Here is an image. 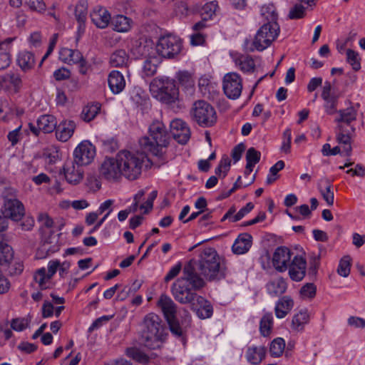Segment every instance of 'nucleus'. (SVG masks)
Listing matches in <instances>:
<instances>
[{"mask_svg":"<svg viewBox=\"0 0 365 365\" xmlns=\"http://www.w3.org/2000/svg\"><path fill=\"white\" fill-rule=\"evenodd\" d=\"M287 284L282 277H277L269 281L266 284L267 293L273 297H279L287 291Z\"/></svg>","mask_w":365,"mask_h":365,"instance_id":"a878e982","label":"nucleus"},{"mask_svg":"<svg viewBox=\"0 0 365 365\" xmlns=\"http://www.w3.org/2000/svg\"><path fill=\"white\" fill-rule=\"evenodd\" d=\"M190 306L191 309L196 312L197 317L200 319L210 318L213 314L212 306L202 296L199 295L195 302H194V304H191Z\"/></svg>","mask_w":365,"mask_h":365,"instance_id":"aec40b11","label":"nucleus"},{"mask_svg":"<svg viewBox=\"0 0 365 365\" xmlns=\"http://www.w3.org/2000/svg\"><path fill=\"white\" fill-rule=\"evenodd\" d=\"M21 128V126L20 125L14 130L9 133L7 138L12 145H16L19 140L21 138V134L20 133Z\"/></svg>","mask_w":365,"mask_h":365,"instance_id":"0e129e2a","label":"nucleus"},{"mask_svg":"<svg viewBox=\"0 0 365 365\" xmlns=\"http://www.w3.org/2000/svg\"><path fill=\"white\" fill-rule=\"evenodd\" d=\"M350 104L348 108L339 110L334 119L337 124L335 128L336 140L339 144L344 145L343 153L346 155H351V140L356 131L353 123L356 120L360 107L359 103Z\"/></svg>","mask_w":365,"mask_h":365,"instance_id":"7ed1b4c3","label":"nucleus"},{"mask_svg":"<svg viewBox=\"0 0 365 365\" xmlns=\"http://www.w3.org/2000/svg\"><path fill=\"white\" fill-rule=\"evenodd\" d=\"M317 287L313 283H307L300 289V296L302 299H312L315 297Z\"/></svg>","mask_w":365,"mask_h":365,"instance_id":"6e6d98bb","label":"nucleus"},{"mask_svg":"<svg viewBox=\"0 0 365 365\" xmlns=\"http://www.w3.org/2000/svg\"><path fill=\"white\" fill-rule=\"evenodd\" d=\"M284 348V340L282 338H277L274 339L270 344V354L274 357H278L282 354Z\"/></svg>","mask_w":365,"mask_h":365,"instance_id":"a18cd8bd","label":"nucleus"},{"mask_svg":"<svg viewBox=\"0 0 365 365\" xmlns=\"http://www.w3.org/2000/svg\"><path fill=\"white\" fill-rule=\"evenodd\" d=\"M53 76L56 81H63L70 78L71 72L68 69L62 67L54 71Z\"/></svg>","mask_w":365,"mask_h":365,"instance_id":"338daca9","label":"nucleus"},{"mask_svg":"<svg viewBox=\"0 0 365 365\" xmlns=\"http://www.w3.org/2000/svg\"><path fill=\"white\" fill-rule=\"evenodd\" d=\"M252 237L248 233H242L235 240L232 250L236 255H243L249 251L252 246Z\"/></svg>","mask_w":365,"mask_h":365,"instance_id":"393cba45","label":"nucleus"},{"mask_svg":"<svg viewBox=\"0 0 365 365\" xmlns=\"http://www.w3.org/2000/svg\"><path fill=\"white\" fill-rule=\"evenodd\" d=\"M320 264V255L312 253L309 259V272L315 274Z\"/></svg>","mask_w":365,"mask_h":365,"instance_id":"052dcab7","label":"nucleus"},{"mask_svg":"<svg viewBox=\"0 0 365 365\" xmlns=\"http://www.w3.org/2000/svg\"><path fill=\"white\" fill-rule=\"evenodd\" d=\"M157 195H158V192L156 190H153L152 191L145 203V204H142L140 206V209H144V213H148L152 209H153V202L155 200V199L157 197Z\"/></svg>","mask_w":365,"mask_h":365,"instance_id":"680f3d73","label":"nucleus"},{"mask_svg":"<svg viewBox=\"0 0 365 365\" xmlns=\"http://www.w3.org/2000/svg\"><path fill=\"white\" fill-rule=\"evenodd\" d=\"M348 324L355 328H364L365 319L358 317H350L348 319Z\"/></svg>","mask_w":365,"mask_h":365,"instance_id":"774afa93","label":"nucleus"},{"mask_svg":"<svg viewBox=\"0 0 365 365\" xmlns=\"http://www.w3.org/2000/svg\"><path fill=\"white\" fill-rule=\"evenodd\" d=\"M182 44L180 38L167 35L161 37L156 45L157 53L163 58H173L182 50Z\"/></svg>","mask_w":365,"mask_h":365,"instance_id":"9d476101","label":"nucleus"},{"mask_svg":"<svg viewBox=\"0 0 365 365\" xmlns=\"http://www.w3.org/2000/svg\"><path fill=\"white\" fill-rule=\"evenodd\" d=\"M59 59L65 63H78L82 61L83 56L78 50L62 48L59 51Z\"/></svg>","mask_w":365,"mask_h":365,"instance_id":"2f4dec72","label":"nucleus"},{"mask_svg":"<svg viewBox=\"0 0 365 365\" xmlns=\"http://www.w3.org/2000/svg\"><path fill=\"white\" fill-rule=\"evenodd\" d=\"M305 14L306 7L299 2L290 9L288 16L290 19H299L304 18Z\"/></svg>","mask_w":365,"mask_h":365,"instance_id":"09e8293b","label":"nucleus"},{"mask_svg":"<svg viewBox=\"0 0 365 365\" xmlns=\"http://www.w3.org/2000/svg\"><path fill=\"white\" fill-rule=\"evenodd\" d=\"M273 325V316L271 313L265 314L261 319L259 323V331L262 336H268Z\"/></svg>","mask_w":365,"mask_h":365,"instance_id":"a19ab883","label":"nucleus"},{"mask_svg":"<svg viewBox=\"0 0 365 365\" xmlns=\"http://www.w3.org/2000/svg\"><path fill=\"white\" fill-rule=\"evenodd\" d=\"M56 119L52 115H43L37 120V125L44 133H50L56 128Z\"/></svg>","mask_w":365,"mask_h":365,"instance_id":"72a5a7b5","label":"nucleus"},{"mask_svg":"<svg viewBox=\"0 0 365 365\" xmlns=\"http://www.w3.org/2000/svg\"><path fill=\"white\" fill-rule=\"evenodd\" d=\"M75 16L80 26L86 20L87 4L85 1H80L77 4L75 9Z\"/></svg>","mask_w":365,"mask_h":365,"instance_id":"de8ad7c7","label":"nucleus"},{"mask_svg":"<svg viewBox=\"0 0 365 365\" xmlns=\"http://www.w3.org/2000/svg\"><path fill=\"white\" fill-rule=\"evenodd\" d=\"M26 4L31 10L37 12H41L46 9V4L43 0H28Z\"/></svg>","mask_w":365,"mask_h":365,"instance_id":"e2e57ef3","label":"nucleus"},{"mask_svg":"<svg viewBox=\"0 0 365 365\" xmlns=\"http://www.w3.org/2000/svg\"><path fill=\"white\" fill-rule=\"evenodd\" d=\"M166 321L173 334L178 337L182 336L183 331L178 321L176 319V317H174L173 319H167Z\"/></svg>","mask_w":365,"mask_h":365,"instance_id":"bf43d9fd","label":"nucleus"},{"mask_svg":"<svg viewBox=\"0 0 365 365\" xmlns=\"http://www.w3.org/2000/svg\"><path fill=\"white\" fill-rule=\"evenodd\" d=\"M150 91L165 103H173L178 98V89L175 81L168 77L155 78L150 83Z\"/></svg>","mask_w":365,"mask_h":365,"instance_id":"6e6552de","label":"nucleus"},{"mask_svg":"<svg viewBox=\"0 0 365 365\" xmlns=\"http://www.w3.org/2000/svg\"><path fill=\"white\" fill-rule=\"evenodd\" d=\"M218 6L216 1L205 4L200 10L201 16L204 19H210L215 14Z\"/></svg>","mask_w":365,"mask_h":365,"instance_id":"8fccbe9b","label":"nucleus"},{"mask_svg":"<svg viewBox=\"0 0 365 365\" xmlns=\"http://www.w3.org/2000/svg\"><path fill=\"white\" fill-rule=\"evenodd\" d=\"M261 158L260 152L257 151L255 148H250L246 153L247 165L249 167H255L259 163Z\"/></svg>","mask_w":365,"mask_h":365,"instance_id":"864d4df0","label":"nucleus"},{"mask_svg":"<svg viewBox=\"0 0 365 365\" xmlns=\"http://www.w3.org/2000/svg\"><path fill=\"white\" fill-rule=\"evenodd\" d=\"M157 305L162 310L166 320L176 317L177 305L168 295L161 294Z\"/></svg>","mask_w":365,"mask_h":365,"instance_id":"5701e85b","label":"nucleus"},{"mask_svg":"<svg viewBox=\"0 0 365 365\" xmlns=\"http://www.w3.org/2000/svg\"><path fill=\"white\" fill-rule=\"evenodd\" d=\"M148 133L149 136H144L139 140L140 150L145 153L161 155L162 148L166 147L170 140L164 124L160 121L153 122L149 126Z\"/></svg>","mask_w":365,"mask_h":365,"instance_id":"39448f33","label":"nucleus"},{"mask_svg":"<svg viewBox=\"0 0 365 365\" xmlns=\"http://www.w3.org/2000/svg\"><path fill=\"white\" fill-rule=\"evenodd\" d=\"M309 322V314L307 311H300L294 314L292 320V328L293 330L300 331Z\"/></svg>","mask_w":365,"mask_h":365,"instance_id":"e433bc0d","label":"nucleus"},{"mask_svg":"<svg viewBox=\"0 0 365 365\" xmlns=\"http://www.w3.org/2000/svg\"><path fill=\"white\" fill-rule=\"evenodd\" d=\"M192 268L194 276H200L206 280L219 281L224 279L227 274L225 262L215 249L204 248L199 255L197 260H190L185 267Z\"/></svg>","mask_w":365,"mask_h":365,"instance_id":"f257e3e1","label":"nucleus"},{"mask_svg":"<svg viewBox=\"0 0 365 365\" xmlns=\"http://www.w3.org/2000/svg\"><path fill=\"white\" fill-rule=\"evenodd\" d=\"M223 90L227 98L233 100L238 98L242 90L240 75L234 72L225 74L223 78Z\"/></svg>","mask_w":365,"mask_h":365,"instance_id":"ddd939ff","label":"nucleus"},{"mask_svg":"<svg viewBox=\"0 0 365 365\" xmlns=\"http://www.w3.org/2000/svg\"><path fill=\"white\" fill-rule=\"evenodd\" d=\"M170 133L173 138L184 145L190 138V130L186 123L181 119H175L170 123Z\"/></svg>","mask_w":365,"mask_h":365,"instance_id":"f3484780","label":"nucleus"},{"mask_svg":"<svg viewBox=\"0 0 365 365\" xmlns=\"http://www.w3.org/2000/svg\"><path fill=\"white\" fill-rule=\"evenodd\" d=\"M324 101V109L325 112L329 115H332L334 113H337V103H338V96H333L331 97L326 98V99H323Z\"/></svg>","mask_w":365,"mask_h":365,"instance_id":"3c124183","label":"nucleus"},{"mask_svg":"<svg viewBox=\"0 0 365 365\" xmlns=\"http://www.w3.org/2000/svg\"><path fill=\"white\" fill-rule=\"evenodd\" d=\"M346 61L351 66L352 68L357 71L361 68V58L358 52L352 50L347 49L346 51Z\"/></svg>","mask_w":365,"mask_h":365,"instance_id":"49530a36","label":"nucleus"},{"mask_svg":"<svg viewBox=\"0 0 365 365\" xmlns=\"http://www.w3.org/2000/svg\"><path fill=\"white\" fill-rule=\"evenodd\" d=\"M92 22L98 28L104 29L110 22V14L104 8H99L91 13Z\"/></svg>","mask_w":365,"mask_h":365,"instance_id":"c756f323","label":"nucleus"},{"mask_svg":"<svg viewBox=\"0 0 365 365\" xmlns=\"http://www.w3.org/2000/svg\"><path fill=\"white\" fill-rule=\"evenodd\" d=\"M294 301L289 296L281 297L276 303L274 307L275 315L279 319L285 317L294 307Z\"/></svg>","mask_w":365,"mask_h":365,"instance_id":"cd10ccee","label":"nucleus"},{"mask_svg":"<svg viewBox=\"0 0 365 365\" xmlns=\"http://www.w3.org/2000/svg\"><path fill=\"white\" fill-rule=\"evenodd\" d=\"M101 110L99 103H92L86 106L81 113V118L83 120L89 122L94 119Z\"/></svg>","mask_w":365,"mask_h":365,"instance_id":"58836bf2","label":"nucleus"},{"mask_svg":"<svg viewBox=\"0 0 365 365\" xmlns=\"http://www.w3.org/2000/svg\"><path fill=\"white\" fill-rule=\"evenodd\" d=\"M126 354L128 357L141 364H147L149 361V356L139 349L135 347L128 348L126 349Z\"/></svg>","mask_w":365,"mask_h":365,"instance_id":"c03bdc74","label":"nucleus"},{"mask_svg":"<svg viewBox=\"0 0 365 365\" xmlns=\"http://www.w3.org/2000/svg\"><path fill=\"white\" fill-rule=\"evenodd\" d=\"M14 258L12 247L4 242H0V265H8Z\"/></svg>","mask_w":365,"mask_h":365,"instance_id":"4c0bfd02","label":"nucleus"},{"mask_svg":"<svg viewBox=\"0 0 365 365\" xmlns=\"http://www.w3.org/2000/svg\"><path fill=\"white\" fill-rule=\"evenodd\" d=\"M157 53L156 48L153 47L152 43H148V41L140 42L138 46L134 49V53L138 57L144 58Z\"/></svg>","mask_w":365,"mask_h":365,"instance_id":"ea45409f","label":"nucleus"},{"mask_svg":"<svg viewBox=\"0 0 365 365\" xmlns=\"http://www.w3.org/2000/svg\"><path fill=\"white\" fill-rule=\"evenodd\" d=\"M177 78L180 84L185 87H192L194 86V80L190 73L186 71H179Z\"/></svg>","mask_w":365,"mask_h":365,"instance_id":"4d7b16f0","label":"nucleus"},{"mask_svg":"<svg viewBox=\"0 0 365 365\" xmlns=\"http://www.w3.org/2000/svg\"><path fill=\"white\" fill-rule=\"evenodd\" d=\"M14 38L0 39V70L7 68L11 63V48Z\"/></svg>","mask_w":365,"mask_h":365,"instance_id":"412c9836","label":"nucleus"},{"mask_svg":"<svg viewBox=\"0 0 365 365\" xmlns=\"http://www.w3.org/2000/svg\"><path fill=\"white\" fill-rule=\"evenodd\" d=\"M1 212L7 219L18 222L25 215V207L19 200L6 198L1 208Z\"/></svg>","mask_w":365,"mask_h":365,"instance_id":"9b49d317","label":"nucleus"},{"mask_svg":"<svg viewBox=\"0 0 365 365\" xmlns=\"http://www.w3.org/2000/svg\"><path fill=\"white\" fill-rule=\"evenodd\" d=\"M292 255L293 252L285 246L276 248L272 256V264L274 269L279 272L287 271L292 262Z\"/></svg>","mask_w":365,"mask_h":365,"instance_id":"dca6fc26","label":"nucleus"},{"mask_svg":"<svg viewBox=\"0 0 365 365\" xmlns=\"http://www.w3.org/2000/svg\"><path fill=\"white\" fill-rule=\"evenodd\" d=\"M76 124L73 120H65L56 127V135L58 140L66 142L73 135Z\"/></svg>","mask_w":365,"mask_h":365,"instance_id":"bb28decb","label":"nucleus"},{"mask_svg":"<svg viewBox=\"0 0 365 365\" xmlns=\"http://www.w3.org/2000/svg\"><path fill=\"white\" fill-rule=\"evenodd\" d=\"M267 349L262 345H252L247 348L245 358L248 363L252 365L259 364L265 358Z\"/></svg>","mask_w":365,"mask_h":365,"instance_id":"4be33fe9","label":"nucleus"},{"mask_svg":"<svg viewBox=\"0 0 365 365\" xmlns=\"http://www.w3.org/2000/svg\"><path fill=\"white\" fill-rule=\"evenodd\" d=\"M140 340L150 349L160 348L166 336V327L160 316L149 313L141 323Z\"/></svg>","mask_w":365,"mask_h":365,"instance_id":"20e7f679","label":"nucleus"},{"mask_svg":"<svg viewBox=\"0 0 365 365\" xmlns=\"http://www.w3.org/2000/svg\"><path fill=\"white\" fill-rule=\"evenodd\" d=\"M279 26L277 22L264 23L257 31L255 38L245 39L244 49L247 52L255 50L262 51L275 41L279 34Z\"/></svg>","mask_w":365,"mask_h":365,"instance_id":"0eeeda50","label":"nucleus"},{"mask_svg":"<svg viewBox=\"0 0 365 365\" xmlns=\"http://www.w3.org/2000/svg\"><path fill=\"white\" fill-rule=\"evenodd\" d=\"M287 269L292 280L300 282L306 274L307 261L302 256L295 255L292 257Z\"/></svg>","mask_w":365,"mask_h":365,"instance_id":"a211bd4d","label":"nucleus"},{"mask_svg":"<svg viewBox=\"0 0 365 365\" xmlns=\"http://www.w3.org/2000/svg\"><path fill=\"white\" fill-rule=\"evenodd\" d=\"M192 119L201 127L212 126L217 121L215 108L205 101H197L193 103L190 110Z\"/></svg>","mask_w":365,"mask_h":365,"instance_id":"1a4fd4ad","label":"nucleus"},{"mask_svg":"<svg viewBox=\"0 0 365 365\" xmlns=\"http://www.w3.org/2000/svg\"><path fill=\"white\" fill-rule=\"evenodd\" d=\"M351 270V259L349 256L344 257L339 262L337 273L344 277L349 276Z\"/></svg>","mask_w":365,"mask_h":365,"instance_id":"603ef678","label":"nucleus"},{"mask_svg":"<svg viewBox=\"0 0 365 365\" xmlns=\"http://www.w3.org/2000/svg\"><path fill=\"white\" fill-rule=\"evenodd\" d=\"M82 165L76 164L74 161L68 163L64 166V175L67 182L72 185L78 184L83 178Z\"/></svg>","mask_w":365,"mask_h":365,"instance_id":"6ab92c4d","label":"nucleus"},{"mask_svg":"<svg viewBox=\"0 0 365 365\" xmlns=\"http://www.w3.org/2000/svg\"><path fill=\"white\" fill-rule=\"evenodd\" d=\"M73 155V161L76 164H78L82 166L88 165L95 158V147L89 141L84 140L75 149Z\"/></svg>","mask_w":365,"mask_h":365,"instance_id":"2eb2a0df","label":"nucleus"},{"mask_svg":"<svg viewBox=\"0 0 365 365\" xmlns=\"http://www.w3.org/2000/svg\"><path fill=\"white\" fill-rule=\"evenodd\" d=\"M110 24L118 32H127L131 29L132 20L125 16L117 15L110 19Z\"/></svg>","mask_w":365,"mask_h":365,"instance_id":"473e14b6","label":"nucleus"},{"mask_svg":"<svg viewBox=\"0 0 365 365\" xmlns=\"http://www.w3.org/2000/svg\"><path fill=\"white\" fill-rule=\"evenodd\" d=\"M122 150L118 153V162L122 170L123 176L129 180H134L141 175L145 159L148 153Z\"/></svg>","mask_w":365,"mask_h":365,"instance_id":"423d86ee","label":"nucleus"},{"mask_svg":"<svg viewBox=\"0 0 365 365\" xmlns=\"http://www.w3.org/2000/svg\"><path fill=\"white\" fill-rule=\"evenodd\" d=\"M2 81L14 88L15 92H19L22 87L21 75L18 73L10 71L2 76Z\"/></svg>","mask_w":365,"mask_h":365,"instance_id":"c9c22d12","label":"nucleus"},{"mask_svg":"<svg viewBox=\"0 0 365 365\" xmlns=\"http://www.w3.org/2000/svg\"><path fill=\"white\" fill-rule=\"evenodd\" d=\"M17 64L24 72L31 71L35 66L34 53L26 50L21 51L17 56Z\"/></svg>","mask_w":365,"mask_h":365,"instance_id":"c85d7f7f","label":"nucleus"},{"mask_svg":"<svg viewBox=\"0 0 365 365\" xmlns=\"http://www.w3.org/2000/svg\"><path fill=\"white\" fill-rule=\"evenodd\" d=\"M30 322L29 317L14 319L11 322V327L15 331H21L28 327Z\"/></svg>","mask_w":365,"mask_h":365,"instance_id":"5fc2aeb1","label":"nucleus"},{"mask_svg":"<svg viewBox=\"0 0 365 365\" xmlns=\"http://www.w3.org/2000/svg\"><path fill=\"white\" fill-rule=\"evenodd\" d=\"M235 63L243 72H252L255 69V62L250 56H241L235 60Z\"/></svg>","mask_w":365,"mask_h":365,"instance_id":"37998d69","label":"nucleus"},{"mask_svg":"<svg viewBox=\"0 0 365 365\" xmlns=\"http://www.w3.org/2000/svg\"><path fill=\"white\" fill-rule=\"evenodd\" d=\"M161 63V58L157 53L145 58L143 65V73L146 76H153Z\"/></svg>","mask_w":365,"mask_h":365,"instance_id":"7c9ffc66","label":"nucleus"},{"mask_svg":"<svg viewBox=\"0 0 365 365\" xmlns=\"http://www.w3.org/2000/svg\"><path fill=\"white\" fill-rule=\"evenodd\" d=\"M319 190L327 205L329 206H332L334 200V194L331 190V188L319 189Z\"/></svg>","mask_w":365,"mask_h":365,"instance_id":"69168bd1","label":"nucleus"},{"mask_svg":"<svg viewBox=\"0 0 365 365\" xmlns=\"http://www.w3.org/2000/svg\"><path fill=\"white\" fill-rule=\"evenodd\" d=\"M261 14L268 24L277 22L278 15L275 6L272 4L264 5L261 9Z\"/></svg>","mask_w":365,"mask_h":365,"instance_id":"79ce46f5","label":"nucleus"},{"mask_svg":"<svg viewBox=\"0 0 365 365\" xmlns=\"http://www.w3.org/2000/svg\"><path fill=\"white\" fill-rule=\"evenodd\" d=\"M205 285L203 278L193 274L190 267L183 268L182 276L171 286V293L174 299L182 304H194L199 296L195 291Z\"/></svg>","mask_w":365,"mask_h":365,"instance_id":"f03ea898","label":"nucleus"},{"mask_svg":"<svg viewBox=\"0 0 365 365\" xmlns=\"http://www.w3.org/2000/svg\"><path fill=\"white\" fill-rule=\"evenodd\" d=\"M101 143L103 150L105 152L113 153L119 148L118 142L114 138L101 140Z\"/></svg>","mask_w":365,"mask_h":365,"instance_id":"13d9d810","label":"nucleus"},{"mask_svg":"<svg viewBox=\"0 0 365 365\" xmlns=\"http://www.w3.org/2000/svg\"><path fill=\"white\" fill-rule=\"evenodd\" d=\"M108 86L114 94L121 93L125 87L123 75L118 71H112L108 76Z\"/></svg>","mask_w":365,"mask_h":365,"instance_id":"b1692460","label":"nucleus"},{"mask_svg":"<svg viewBox=\"0 0 365 365\" xmlns=\"http://www.w3.org/2000/svg\"><path fill=\"white\" fill-rule=\"evenodd\" d=\"M129 56L123 49L116 50L110 57V63L113 67H123L128 64Z\"/></svg>","mask_w":365,"mask_h":365,"instance_id":"f704fd0d","label":"nucleus"},{"mask_svg":"<svg viewBox=\"0 0 365 365\" xmlns=\"http://www.w3.org/2000/svg\"><path fill=\"white\" fill-rule=\"evenodd\" d=\"M102 177L109 181H116L123 176L122 170L118 162V155L115 158H106L99 168Z\"/></svg>","mask_w":365,"mask_h":365,"instance_id":"4468645a","label":"nucleus"},{"mask_svg":"<svg viewBox=\"0 0 365 365\" xmlns=\"http://www.w3.org/2000/svg\"><path fill=\"white\" fill-rule=\"evenodd\" d=\"M58 267H60V261L51 260L48 263V272H46V268L44 267L40 268L36 271L34 274V280L38 284L41 289L49 288L51 279L56 273Z\"/></svg>","mask_w":365,"mask_h":365,"instance_id":"f8f14e48","label":"nucleus"}]
</instances>
